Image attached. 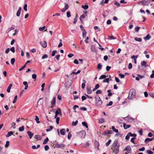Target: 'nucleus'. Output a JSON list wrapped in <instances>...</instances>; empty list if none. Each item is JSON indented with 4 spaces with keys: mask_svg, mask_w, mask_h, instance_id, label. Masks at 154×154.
Here are the masks:
<instances>
[{
    "mask_svg": "<svg viewBox=\"0 0 154 154\" xmlns=\"http://www.w3.org/2000/svg\"><path fill=\"white\" fill-rule=\"evenodd\" d=\"M35 138L37 140H40L42 139L41 137L38 135H35Z\"/></svg>",
    "mask_w": 154,
    "mask_h": 154,
    "instance_id": "obj_21",
    "label": "nucleus"
},
{
    "mask_svg": "<svg viewBox=\"0 0 154 154\" xmlns=\"http://www.w3.org/2000/svg\"><path fill=\"white\" fill-rule=\"evenodd\" d=\"M12 86V84H10L8 87L7 89V92H8V93H9L10 92V89L11 88V87Z\"/></svg>",
    "mask_w": 154,
    "mask_h": 154,
    "instance_id": "obj_22",
    "label": "nucleus"
},
{
    "mask_svg": "<svg viewBox=\"0 0 154 154\" xmlns=\"http://www.w3.org/2000/svg\"><path fill=\"white\" fill-rule=\"evenodd\" d=\"M23 84L25 85V89L26 90L28 88V84L26 82H24L23 83Z\"/></svg>",
    "mask_w": 154,
    "mask_h": 154,
    "instance_id": "obj_23",
    "label": "nucleus"
},
{
    "mask_svg": "<svg viewBox=\"0 0 154 154\" xmlns=\"http://www.w3.org/2000/svg\"><path fill=\"white\" fill-rule=\"evenodd\" d=\"M78 121L77 120L75 122H72V125L73 126L76 125L78 123Z\"/></svg>",
    "mask_w": 154,
    "mask_h": 154,
    "instance_id": "obj_54",
    "label": "nucleus"
},
{
    "mask_svg": "<svg viewBox=\"0 0 154 154\" xmlns=\"http://www.w3.org/2000/svg\"><path fill=\"white\" fill-rule=\"evenodd\" d=\"M15 61V59L14 58H12L11 59V63L12 65H13Z\"/></svg>",
    "mask_w": 154,
    "mask_h": 154,
    "instance_id": "obj_47",
    "label": "nucleus"
},
{
    "mask_svg": "<svg viewBox=\"0 0 154 154\" xmlns=\"http://www.w3.org/2000/svg\"><path fill=\"white\" fill-rule=\"evenodd\" d=\"M58 114H60L61 116L62 115L60 109H58V110L56 111L54 118H56Z\"/></svg>",
    "mask_w": 154,
    "mask_h": 154,
    "instance_id": "obj_10",
    "label": "nucleus"
},
{
    "mask_svg": "<svg viewBox=\"0 0 154 154\" xmlns=\"http://www.w3.org/2000/svg\"><path fill=\"white\" fill-rule=\"evenodd\" d=\"M95 103L96 106L97 107H101L102 104L103 102L101 100L100 97L99 96L95 97Z\"/></svg>",
    "mask_w": 154,
    "mask_h": 154,
    "instance_id": "obj_2",
    "label": "nucleus"
},
{
    "mask_svg": "<svg viewBox=\"0 0 154 154\" xmlns=\"http://www.w3.org/2000/svg\"><path fill=\"white\" fill-rule=\"evenodd\" d=\"M112 129L114 132L116 133H118L119 132L118 130V129H116L115 128V127L114 126H112Z\"/></svg>",
    "mask_w": 154,
    "mask_h": 154,
    "instance_id": "obj_28",
    "label": "nucleus"
},
{
    "mask_svg": "<svg viewBox=\"0 0 154 154\" xmlns=\"http://www.w3.org/2000/svg\"><path fill=\"white\" fill-rule=\"evenodd\" d=\"M94 146L95 148L97 149V150H98L99 149V143L96 140L95 141Z\"/></svg>",
    "mask_w": 154,
    "mask_h": 154,
    "instance_id": "obj_15",
    "label": "nucleus"
},
{
    "mask_svg": "<svg viewBox=\"0 0 154 154\" xmlns=\"http://www.w3.org/2000/svg\"><path fill=\"white\" fill-rule=\"evenodd\" d=\"M66 16L67 17L69 18L71 16L70 11H68L66 13Z\"/></svg>",
    "mask_w": 154,
    "mask_h": 154,
    "instance_id": "obj_59",
    "label": "nucleus"
},
{
    "mask_svg": "<svg viewBox=\"0 0 154 154\" xmlns=\"http://www.w3.org/2000/svg\"><path fill=\"white\" fill-rule=\"evenodd\" d=\"M62 45L63 44L62 43V40L61 39H60V43L58 45V48H60L62 46Z\"/></svg>",
    "mask_w": 154,
    "mask_h": 154,
    "instance_id": "obj_37",
    "label": "nucleus"
},
{
    "mask_svg": "<svg viewBox=\"0 0 154 154\" xmlns=\"http://www.w3.org/2000/svg\"><path fill=\"white\" fill-rule=\"evenodd\" d=\"M86 132L84 131H82L79 133V135L82 137H84L86 135Z\"/></svg>",
    "mask_w": 154,
    "mask_h": 154,
    "instance_id": "obj_8",
    "label": "nucleus"
},
{
    "mask_svg": "<svg viewBox=\"0 0 154 154\" xmlns=\"http://www.w3.org/2000/svg\"><path fill=\"white\" fill-rule=\"evenodd\" d=\"M114 4L115 5H116L118 7H119L120 6V4H119V2H116V1H115L114 2Z\"/></svg>",
    "mask_w": 154,
    "mask_h": 154,
    "instance_id": "obj_46",
    "label": "nucleus"
},
{
    "mask_svg": "<svg viewBox=\"0 0 154 154\" xmlns=\"http://www.w3.org/2000/svg\"><path fill=\"white\" fill-rule=\"evenodd\" d=\"M27 5L26 4H25L24 5V7H23V9L25 11H27Z\"/></svg>",
    "mask_w": 154,
    "mask_h": 154,
    "instance_id": "obj_61",
    "label": "nucleus"
},
{
    "mask_svg": "<svg viewBox=\"0 0 154 154\" xmlns=\"http://www.w3.org/2000/svg\"><path fill=\"white\" fill-rule=\"evenodd\" d=\"M48 57V55L46 54L44 55L42 57V59H45L47 58Z\"/></svg>",
    "mask_w": 154,
    "mask_h": 154,
    "instance_id": "obj_52",
    "label": "nucleus"
},
{
    "mask_svg": "<svg viewBox=\"0 0 154 154\" xmlns=\"http://www.w3.org/2000/svg\"><path fill=\"white\" fill-rule=\"evenodd\" d=\"M87 13V11H85L83 14L80 16L79 19H82L83 18H86V16H87L86 14Z\"/></svg>",
    "mask_w": 154,
    "mask_h": 154,
    "instance_id": "obj_14",
    "label": "nucleus"
},
{
    "mask_svg": "<svg viewBox=\"0 0 154 154\" xmlns=\"http://www.w3.org/2000/svg\"><path fill=\"white\" fill-rule=\"evenodd\" d=\"M9 141H7L6 142V144L5 145V147L6 148L8 147L9 146Z\"/></svg>",
    "mask_w": 154,
    "mask_h": 154,
    "instance_id": "obj_39",
    "label": "nucleus"
},
{
    "mask_svg": "<svg viewBox=\"0 0 154 154\" xmlns=\"http://www.w3.org/2000/svg\"><path fill=\"white\" fill-rule=\"evenodd\" d=\"M60 134L62 135H64L65 134L66 132L65 131V129L64 128L60 130Z\"/></svg>",
    "mask_w": 154,
    "mask_h": 154,
    "instance_id": "obj_19",
    "label": "nucleus"
},
{
    "mask_svg": "<svg viewBox=\"0 0 154 154\" xmlns=\"http://www.w3.org/2000/svg\"><path fill=\"white\" fill-rule=\"evenodd\" d=\"M130 134H131V132L129 133L126 136V137H125V139L126 140H128L129 139V137H130Z\"/></svg>",
    "mask_w": 154,
    "mask_h": 154,
    "instance_id": "obj_40",
    "label": "nucleus"
},
{
    "mask_svg": "<svg viewBox=\"0 0 154 154\" xmlns=\"http://www.w3.org/2000/svg\"><path fill=\"white\" fill-rule=\"evenodd\" d=\"M150 3V0H143L138 3L139 5L148 6Z\"/></svg>",
    "mask_w": 154,
    "mask_h": 154,
    "instance_id": "obj_4",
    "label": "nucleus"
},
{
    "mask_svg": "<svg viewBox=\"0 0 154 154\" xmlns=\"http://www.w3.org/2000/svg\"><path fill=\"white\" fill-rule=\"evenodd\" d=\"M136 95L135 90L134 89H131L129 93L128 98L129 99H132L135 98Z\"/></svg>",
    "mask_w": 154,
    "mask_h": 154,
    "instance_id": "obj_3",
    "label": "nucleus"
},
{
    "mask_svg": "<svg viewBox=\"0 0 154 154\" xmlns=\"http://www.w3.org/2000/svg\"><path fill=\"white\" fill-rule=\"evenodd\" d=\"M40 44L44 48H46L47 46L46 42L45 41L40 42Z\"/></svg>",
    "mask_w": 154,
    "mask_h": 154,
    "instance_id": "obj_12",
    "label": "nucleus"
},
{
    "mask_svg": "<svg viewBox=\"0 0 154 154\" xmlns=\"http://www.w3.org/2000/svg\"><path fill=\"white\" fill-rule=\"evenodd\" d=\"M24 127L23 126L21 127H20L19 128V130L20 131H24Z\"/></svg>",
    "mask_w": 154,
    "mask_h": 154,
    "instance_id": "obj_34",
    "label": "nucleus"
},
{
    "mask_svg": "<svg viewBox=\"0 0 154 154\" xmlns=\"http://www.w3.org/2000/svg\"><path fill=\"white\" fill-rule=\"evenodd\" d=\"M72 136V134H71L70 132H69L68 133V137H67L68 139H69V140L70 139H71V137Z\"/></svg>",
    "mask_w": 154,
    "mask_h": 154,
    "instance_id": "obj_53",
    "label": "nucleus"
},
{
    "mask_svg": "<svg viewBox=\"0 0 154 154\" xmlns=\"http://www.w3.org/2000/svg\"><path fill=\"white\" fill-rule=\"evenodd\" d=\"M56 118V123L57 124H59L60 118L59 117H57Z\"/></svg>",
    "mask_w": 154,
    "mask_h": 154,
    "instance_id": "obj_49",
    "label": "nucleus"
},
{
    "mask_svg": "<svg viewBox=\"0 0 154 154\" xmlns=\"http://www.w3.org/2000/svg\"><path fill=\"white\" fill-rule=\"evenodd\" d=\"M131 149L129 145L127 146L124 149V151H126L129 153H131Z\"/></svg>",
    "mask_w": 154,
    "mask_h": 154,
    "instance_id": "obj_6",
    "label": "nucleus"
},
{
    "mask_svg": "<svg viewBox=\"0 0 154 154\" xmlns=\"http://www.w3.org/2000/svg\"><path fill=\"white\" fill-rule=\"evenodd\" d=\"M60 56L59 54H58L55 56V58L57 61L59 60Z\"/></svg>",
    "mask_w": 154,
    "mask_h": 154,
    "instance_id": "obj_62",
    "label": "nucleus"
},
{
    "mask_svg": "<svg viewBox=\"0 0 154 154\" xmlns=\"http://www.w3.org/2000/svg\"><path fill=\"white\" fill-rule=\"evenodd\" d=\"M102 65L100 63H99L98 64L97 66V68L98 69H102Z\"/></svg>",
    "mask_w": 154,
    "mask_h": 154,
    "instance_id": "obj_35",
    "label": "nucleus"
},
{
    "mask_svg": "<svg viewBox=\"0 0 154 154\" xmlns=\"http://www.w3.org/2000/svg\"><path fill=\"white\" fill-rule=\"evenodd\" d=\"M146 152L148 154H153V152L149 150H147Z\"/></svg>",
    "mask_w": 154,
    "mask_h": 154,
    "instance_id": "obj_57",
    "label": "nucleus"
},
{
    "mask_svg": "<svg viewBox=\"0 0 154 154\" xmlns=\"http://www.w3.org/2000/svg\"><path fill=\"white\" fill-rule=\"evenodd\" d=\"M111 142V140L110 139L106 143V146H108L110 144Z\"/></svg>",
    "mask_w": 154,
    "mask_h": 154,
    "instance_id": "obj_42",
    "label": "nucleus"
},
{
    "mask_svg": "<svg viewBox=\"0 0 154 154\" xmlns=\"http://www.w3.org/2000/svg\"><path fill=\"white\" fill-rule=\"evenodd\" d=\"M45 26H44L42 27H40L39 28V30L41 31H43L45 29Z\"/></svg>",
    "mask_w": 154,
    "mask_h": 154,
    "instance_id": "obj_43",
    "label": "nucleus"
},
{
    "mask_svg": "<svg viewBox=\"0 0 154 154\" xmlns=\"http://www.w3.org/2000/svg\"><path fill=\"white\" fill-rule=\"evenodd\" d=\"M57 52V51L56 50H54L53 51L51 55L52 56H54L55 53H56Z\"/></svg>",
    "mask_w": 154,
    "mask_h": 154,
    "instance_id": "obj_60",
    "label": "nucleus"
},
{
    "mask_svg": "<svg viewBox=\"0 0 154 154\" xmlns=\"http://www.w3.org/2000/svg\"><path fill=\"white\" fill-rule=\"evenodd\" d=\"M111 90H107V92H108V95L109 96H111L112 95V93L110 92Z\"/></svg>",
    "mask_w": 154,
    "mask_h": 154,
    "instance_id": "obj_51",
    "label": "nucleus"
},
{
    "mask_svg": "<svg viewBox=\"0 0 154 154\" xmlns=\"http://www.w3.org/2000/svg\"><path fill=\"white\" fill-rule=\"evenodd\" d=\"M45 150L47 151L49 149V147L48 145L45 146L44 147Z\"/></svg>",
    "mask_w": 154,
    "mask_h": 154,
    "instance_id": "obj_64",
    "label": "nucleus"
},
{
    "mask_svg": "<svg viewBox=\"0 0 154 154\" xmlns=\"http://www.w3.org/2000/svg\"><path fill=\"white\" fill-rule=\"evenodd\" d=\"M65 8L61 9V11L62 12H65V11L69 8V5L66 3H64Z\"/></svg>",
    "mask_w": 154,
    "mask_h": 154,
    "instance_id": "obj_11",
    "label": "nucleus"
},
{
    "mask_svg": "<svg viewBox=\"0 0 154 154\" xmlns=\"http://www.w3.org/2000/svg\"><path fill=\"white\" fill-rule=\"evenodd\" d=\"M83 82L82 84V89H84L85 88V84L86 83V81L85 79H83Z\"/></svg>",
    "mask_w": 154,
    "mask_h": 154,
    "instance_id": "obj_20",
    "label": "nucleus"
},
{
    "mask_svg": "<svg viewBox=\"0 0 154 154\" xmlns=\"http://www.w3.org/2000/svg\"><path fill=\"white\" fill-rule=\"evenodd\" d=\"M35 120L36 122L37 123H40V122L39 121V118L38 117V116H35Z\"/></svg>",
    "mask_w": 154,
    "mask_h": 154,
    "instance_id": "obj_31",
    "label": "nucleus"
},
{
    "mask_svg": "<svg viewBox=\"0 0 154 154\" xmlns=\"http://www.w3.org/2000/svg\"><path fill=\"white\" fill-rule=\"evenodd\" d=\"M54 146L55 147L57 148H63L65 146V145L63 143L59 144L57 143H55L54 144Z\"/></svg>",
    "mask_w": 154,
    "mask_h": 154,
    "instance_id": "obj_5",
    "label": "nucleus"
},
{
    "mask_svg": "<svg viewBox=\"0 0 154 154\" xmlns=\"http://www.w3.org/2000/svg\"><path fill=\"white\" fill-rule=\"evenodd\" d=\"M87 93L88 94H91L92 92V91L91 89V88L89 87H87L86 89Z\"/></svg>",
    "mask_w": 154,
    "mask_h": 154,
    "instance_id": "obj_16",
    "label": "nucleus"
},
{
    "mask_svg": "<svg viewBox=\"0 0 154 154\" xmlns=\"http://www.w3.org/2000/svg\"><path fill=\"white\" fill-rule=\"evenodd\" d=\"M86 34H87V32L85 30L82 31V36H83V38H84V37H86Z\"/></svg>",
    "mask_w": 154,
    "mask_h": 154,
    "instance_id": "obj_44",
    "label": "nucleus"
},
{
    "mask_svg": "<svg viewBox=\"0 0 154 154\" xmlns=\"http://www.w3.org/2000/svg\"><path fill=\"white\" fill-rule=\"evenodd\" d=\"M104 122V119L103 118H102L99 119L98 121V123L99 124H102Z\"/></svg>",
    "mask_w": 154,
    "mask_h": 154,
    "instance_id": "obj_27",
    "label": "nucleus"
},
{
    "mask_svg": "<svg viewBox=\"0 0 154 154\" xmlns=\"http://www.w3.org/2000/svg\"><path fill=\"white\" fill-rule=\"evenodd\" d=\"M36 77L37 75L35 74H33L32 75V78L33 79H35L34 81H36Z\"/></svg>",
    "mask_w": 154,
    "mask_h": 154,
    "instance_id": "obj_38",
    "label": "nucleus"
},
{
    "mask_svg": "<svg viewBox=\"0 0 154 154\" xmlns=\"http://www.w3.org/2000/svg\"><path fill=\"white\" fill-rule=\"evenodd\" d=\"M21 9H22L20 7L18 9V11H17V13L16 14V15L17 16L19 17L20 16V13H21Z\"/></svg>",
    "mask_w": 154,
    "mask_h": 154,
    "instance_id": "obj_18",
    "label": "nucleus"
},
{
    "mask_svg": "<svg viewBox=\"0 0 154 154\" xmlns=\"http://www.w3.org/2000/svg\"><path fill=\"white\" fill-rule=\"evenodd\" d=\"M106 75H102L101 76H100L99 79H105L106 78Z\"/></svg>",
    "mask_w": 154,
    "mask_h": 154,
    "instance_id": "obj_45",
    "label": "nucleus"
},
{
    "mask_svg": "<svg viewBox=\"0 0 154 154\" xmlns=\"http://www.w3.org/2000/svg\"><path fill=\"white\" fill-rule=\"evenodd\" d=\"M134 39L136 41L139 42H141L142 40V39L141 38H138L137 37H135Z\"/></svg>",
    "mask_w": 154,
    "mask_h": 154,
    "instance_id": "obj_36",
    "label": "nucleus"
},
{
    "mask_svg": "<svg viewBox=\"0 0 154 154\" xmlns=\"http://www.w3.org/2000/svg\"><path fill=\"white\" fill-rule=\"evenodd\" d=\"M14 133V132L12 131H10L9 132L8 134L6 135V137H8L10 136Z\"/></svg>",
    "mask_w": 154,
    "mask_h": 154,
    "instance_id": "obj_24",
    "label": "nucleus"
},
{
    "mask_svg": "<svg viewBox=\"0 0 154 154\" xmlns=\"http://www.w3.org/2000/svg\"><path fill=\"white\" fill-rule=\"evenodd\" d=\"M151 36L149 35V34H147L146 36L144 38V39L145 40H148L151 38Z\"/></svg>",
    "mask_w": 154,
    "mask_h": 154,
    "instance_id": "obj_26",
    "label": "nucleus"
},
{
    "mask_svg": "<svg viewBox=\"0 0 154 154\" xmlns=\"http://www.w3.org/2000/svg\"><path fill=\"white\" fill-rule=\"evenodd\" d=\"M123 119H125V120L128 121V122H129L130 120H132L133 121L134 120V118L128 116L123 117Z\"/></svg>",
    "mask_w": 154,
    "mask_h": 154,
    "instance_id": "obj_13",
    "label": "nucleus"
},
{
    "mask_svg": "<svg viewBox=\"0 0 154 154\" xmlns=\"http://www.w3.org/2000/svg\"><path fill=\"white\" fill-rule=\"evenodd\" d=\"M82 124L84 126H85L86 128H88V126L86 123L85 122H82Z\"/></svg>",
    "mask_w": 154,
    "mask_h": 154,
    "instance_id": "obj_33",
    "label": "nucleus"
},
{
    "mask_svg": "<svg viewBox=\"0 0 154 154\" xmlns=\"http://www.w3.org/2000/svg\"><path fill=\"white\" fill-rule=\"evenodd\" d=\"M153 138H147L145 139V142H146L147 143H148L149 141H152L153 139Z\"/></svg>",
    "mask_w": 154,
    "mask_h": 154,
    "instance_id": "obj_25",
    "label": "nucleus"
},
{
    "mask_svg": "<svg viewBox=\"0 0 154 154\" xmlns=\"http://www.w3.org/2000/svg\"><path fill=\"white\" fill-rule=\"evenodd\" d=\"M112 131L108 130L104 131L102 134L103 135H106L112 134Z\"/></svg>",
    "mask_w": 154,
    "mask_h": 154,
    "instance_id": "obj_9",
    "label": "nucleus"
},
{
    "mask_svg": "<svg viewBox=\"0 0 154 154\" xmlns=\"http://www.w3.org/2000/svg\"><path fill=\"white\" fill-rule=\"evenodd\" d=\"M82 8L84 9L85 10H87L88 8V6L87 5H82Z\"/></svg>",
    "mask_w": 154,
    "mask_h": 154,
    "instance_id": "obj_29",
    "label": "nucleus"
},
{
    "mask_svg": "<svg viewBox=\"0 0 154 154\" xmlns=\"http://www.w3.org/2000/svg\"><path fill=\"white\" fill-rule=\"evenodd\" d=\"M17 98V96L16 95L15 96L13 102V103H15L16 102Z\"/></svg>",
    "mask_w": 154,
    "mask_h": 154,
    "instance_id": "obj_50",
    "label": "nucleus"
},
{
    "mask_svg": "<svg viewBox=\"0 0 154 154\" xmlns=\"http://www.w3.org/2000/svg\"><path fill=\"white\" fill-rule=\"evenodd\" d=\"M119 75L120 76L121 79L124 78L125 76V75L124 74L120 73L119 74Z\"/></svg>",
    "mask_w": 154,
    "mask_h": 154,
    "instance_id": "obj_63",
    "label": "nucleus"
},
{
    "mask_svg": "<svg viewBox=\"0 0 154 154\" xmlns=\"http://www.w3.org/2000/svg\"><path fill=\"white\" fill-rule=\"evenodd\" d=\"M112 146L111 149L112 150V153L117 154L119 152V145L117 140H116L114 141Z\"/></svg>",
    "mask_w": 154,
    "mask_h": 154,
    "instance_id": "obj_1",
    "label": "nucleus"
},
{
    "mask_svg": "<svg viewBox=\"0 0 154 154\" xmlns=\"http://www.w3.org/2000/svg\"><path fill=\"white\" fill-rule=\"evenodd\" d=\"M53 128V127L52 126H51L48 129H46V131L47 132L51 130Z\"/></svg>",
    "mask_w": 154,
    "mask_h": 154,
    "instance_id": "obj_41",
    "label": "nucleus"
},
{
    "mask_svg": "<svg viewBox=\"0 0 154 154\" xmlns=\"http://www.w3.org/2000/svg\"><path fill=\"white\" fill-rule=\"evenodd\" d=\"M141 65L142 66H146V61H143L141 62Z\"/></svg>",
    "mask_w": 154,
    "mask_h": 154,
    "instance_id": "obj_30",
    "label": "nucleus"
},
{
    "mask_svg": "<svg viewBox=\"0 0 154 154\" xmlns=\"http://www.w3.org/2000/svg\"><path fill=\"white\" fill-rule=\"evenodd\" d=\"M113 104V102L112 101H110L109 102V103L108 104H107L106 106H111Z\"/></svg>",
    "mask_w": 154,
    "mask_h": 154,
    "instance_id": "obj_55",
    "label": "nucleus"
},
{
    "mask_svg": "<svg viewBox=\"0 0 154 154\" xmlns=\"http://www.w3.org/2000/svg\"><path fill=\"white\" fill-rule=\"evenodd\" d=\"M10 50L13 53H14L15 52V48L14 47H11Z\"/></svg>",
    "mask_w": 154,
    "mask_h": 154,
    "instance_id": "obj_56",
    "label": "nucleus"
},
{
    "mask_svg": "<svg viewBox=\"0 0 154 154\" xmlns=\"http://www.w3.org/2000/svg\"><path fill=\"white\" fill-rule=\"evenodd\" d=\"M49 140L48 138V137H46L44 140V141L43 142V144H46Z\"/></svg>",
    "mask_w": 154,
    "mask_h": 154,
    "instance_id": "obj_32",
    "label": "nucleus"
},
{
    "mask_svg": "<svg viewBox=\"0 0 154 154\" xmlns=\"http://www.w3.org/2000/svg\"><path fill=\"white\" fill-rule=\"evenodd\" d=\"M123 127L125 129H126L131 127V125H126L125 123H123Z\"/></svg>",
    "mask_w": 154,
    "mask_h": 154,
    "instance_id": "obj_17",
    "label": "nucleus"
},
{
    "mask_svg": "<svg viewBox=\"0 0 154 154\" xmlns=\"http://www.w3.org/2000/svg\"><path fill=\"white\" fill-rule=\"evenodd\" d=\"M103 82H107V83H109V78H106L104 79L103 81Z\"/></svg>",
    "mask_w": 154,
    "mask_h": 154,
    "instance_id": "obj_48",
    "label": "nucleus"
},
{
    "mask_svg": "<svg viewBox=\"0 0 154 154\" xmlns=\"http://www.w3.org/2000/svg\"><path fill=\"white\" fill-rule=\"evenodd\" d=\"M45 83H43L42 85H41V87H42V89H41V90L42 91H44V87L45 86Z\"/></svg>",
    "mask_w": 154,
    "mask_h": 154,
    "instance_id": "obj_58",
    "label": "nucleus"
},
{
    "mask_svg": "<svg viewBox=\"0 0 154 154\" xmlns=\"http://www.w3.org/2000/svg\"><path fill=\"white\" fill-rule=\"evenodd\" d=\"M56 97H54L52 100L51 101V108H53L55 106L56 103Z\"/></svg>",
    "mask_w": 154,
    "mask_h": 154,
    "instance_id": "obj_7",
    "label": "nucleus"
}]
</instances>
